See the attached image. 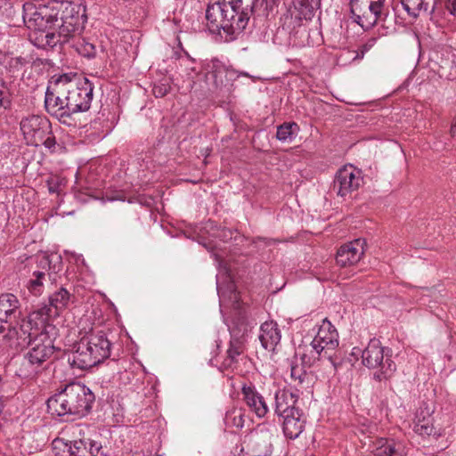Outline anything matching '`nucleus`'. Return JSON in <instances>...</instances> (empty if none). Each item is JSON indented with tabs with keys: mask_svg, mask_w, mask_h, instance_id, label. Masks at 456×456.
I'll return each instance as SVG.
<instances>
[{
	"mask_svg": "<svg viewBox=\"0 0 456 456\" xmlns=\"http://www.w3.org/2000/svg\"><path fill=\"white\" fill-rule=\"evenodd\" d=\"M20 304L18 297L11 293L0 296V324L19 320Z\"/></svg>",
	"mask_w": 456,
	"mask_h": 456,
	"instance_id": "nucleus-24",
	"label": "nucleus"
},
{
	"mask_svg": "<svg viewBox=\"0 0 456 456\" xmlns=\"http://www.w3.org/2000/svg\"><path fill=\"white\" fill-rule=\"evenodd\" d=\"M375 456H405L407 454L403 442L394 438L379 437L372 444Z\"/></svg>",
	"mask_w": 456,
	"mask_h": 456,
	"instance_id": "nucleus-23",
	"label": "nucleus"
},
{
	"mask_svg": "<svg viewBox=\"0 0 456 456\" xmlns=\"http://www.w3.org/2000/svg\"><path fill=\"white\" fill-rule=\"evenodd\" d=\"M446 10L456 18V0H444Z\"/></svg>",
	"mask_w": 456,
	"mask_h": 456,
	"instance_id": "nucleus-37",
	"label": "nucleus"
},
{
	"mask_svg": "<svg viewBox=\"0 0 456 456\" xmlns=\"http://www.w3.org/2000/svg\"><path fill=\"white\" fill-rule=\"evenodd\" d=\"M281 338V330L275 322H265L261 325L259 339L265 349L273 351Z\"/></svg>",
	"mask_w": 456,
	"mask_h": 456,
	"instance_id": "nucleus-26",
	"label": "nucleus"
},
{
	"mask_svg": "<svg viewBox=\"0 0 456 456\" xmlns=\"http://www.w3.org/2000/svg\"><path fill=\"white\" fill-rule=\"evenodd\" d=\"M170 90V86L167 83H158L155 84L152 88V93L155 97L161 98L166 96Z\"/></svg>",
	"mask_w": 456,
	"mask_h": 456,
	"instance_id": "nucleus-35",
	"label": "nucleus"
},
{
	"mask_svg": "<svg viewBox=\"0 0 456 456\" xmlns=\"http://www.w3.org/2000/svg\"><path fill=\"white\" fill-rule=\"evenodd\" d=\"M290 378L297 391L309 387L313 380L311 373L306 372L303 366L294 363L290 365Z\"/></svg>",
	"mask_w": 456,
	"mask_h": 456,
	"instance_id": "nucleus-28",
	"label": "nucleus"
},
{
	"mask_svg": "<svg viewBox=\"0 0 456 456\" xmlns=\"http://www.w3.org/2000/svg\"><path fill=\"white\" fill-rule=\"evenodd\" d=\"M242 400L258 418H263L268 412L265 398L252 385L244 384L241 387Z\"/></svg>",
	"mask_w": 456,
	"mask_h": 456,
	"instance_id": "nucleus-21",
	"label": "nucleus"
},
{
	"mask_svg": "<svg viewBox=\"0 0 456 456\" xmlns=\"http://www.w3.org/2000/svg\"><path fill=\"white\" fill-rule=\"evenodd\" d=\"M365 240L356 239L342 245L337 251L336 262L341 267L356 265L364 255Z\"/></svg>",
	"mask_w": 456,
	"mask_h": 456,
	"instance_id": "nucleus-19",
	"label": "nucleus"
},
{
	"mask_svg": "<svg viewBox=\"0 0 456 456\" xmlns=\"http://www.w3.org/2000/svg\"><path fill=\"white\" fill-rule=\"evenodd\" d=\"M29 345L30 348L25 354L23 366L28 376H34L46 368V362L53 354L55 347L48 334L32 338Z\"/></svg>",
	"mask_w": 456,
	"mask_h": 456,
	"instance_id": "nucleus-10",
	"label": "nucleus"
},
{
	"mask_svg": "<svg viewBox=\"0 0 456 456\" xmlns=\"http://www.w3.org/2000/svg\"><path fill=\"white\" fill-rule=\"evenodd\" d=\"M111 342L102 330L91 329L80 338L76 350L69 357L73 368L86 370L110 356Z\"/></svg>",
	"mask_w": 456,
	"mask_h": 456,
	"instance_id": "nucleus-4",
	"label": "nucleus"
},
{
	"mask_svg": "<svg viewBox=\"0 0 456 456\" xmlns=\"http://www.w3.org/2000/svg\"><path fill=\"white\" fill-rule=\"evenodd\" d=\"M72 434L73 435H76V434H78V435H81L82 432H83V428L81 426H75L72 428Z\"/></svg>",
	"mask_w": 456,
	"mask_h": 456,
	"instance_id": "nucleus-39",
	"label": "nucleus"
},
{
	"mask_svg": "<svg viewBox=\"0 0 456 456\" xmlns=\"http://www.w3.org/2000/svg\"><path fill=\"white\" fill-rule=\"evenodd\" d=\"M298 130L297 123H284L277 127L276 138L281 142H291Z\"/></svg>",
	"mask_w": 456,
	"mask_h": 456,
	"instance_id": "nucleus-32",
	"label": "nucleus"
},
{
	"mask_svg": "<svg viewBox=\"0 0 456 456\" xmlns=\"http://www.w3.org/2000/svg\"><path fill=\"white\" fill-rule=\"evenodd\" d=\"M377 43L376 37H370L369 38L359 49V52L357 53L354 59H362L364 54L369 52Z\"/></svg>",
	"mask_w": 456,
	"mask_h": 456,
	"instance_id": "nucleus-36",
	"label": "nucleus"
},
{
	"mask_svg": "<svg viewBox=\"0 0 456 456\" xmlns=\"http://www.w3.org/2000/svg\"><path fill=\"white\" fill-rule=\"evenodd\" d=\"M52 449L56 456H103L99 443L84 437L74 440L56 437Z\"/></svg>",
	"mask_w": 456,
	"mask_h": 456,
	"instance_id": "nucleus-12",
	"label": "nucleus"
},
{
	"mask_svg": "<svg viewBox=\"0 0 456 456\" xmlns=\"http://www.w3.org/2000/svg\"><path fill=\"white\" fill-rule=\"evenodd\" d=\"M387 0H370L367 9L362 11L357 3H353L351 12L357 22L363 29L368 30L376 24L384 22L389 13L386 6Z\"/></svg>",
	"mask_w": 456,
	"mask_h": 456,
	"instance_id": "nucleus-14",
	"label": "nucleus"
},
{
	"mask_svg": "<svg viewBox=\"0 0 456 456\" xmlns=\"http://www.w3.org/2000/svg\"><path fill=\"white\" fill-rule=\"evenodd\" d=\"M313 17H305L303 10H289V13L284 17V26L289 30L290 39L293 45L303 46L308 40V28L306 22Z\"/></svg>",
	"mask_w": 456,
	"mask_h": 456,
	"instance_id": "nucleus-18",
	"label": "nucleus"
},
{
	"mask_svg": "<svg viewBox=\"0 0 456 456\" xmlns=\"http://www.w3.org/2000/svg\"><path fill=\"white\" fill-rule=\"evenodd\" d=\"M95 396L91 389L81 382L65 385L47 400V409L52 415L83 417L89 412Z\"/></svg>",
	"mask_w": 456,
	"mask_h": 456,
	"instance_id": "nucleus-3",
	"label": "nucleus"
},
{
	"mask_svg": "<svg viewBox=\"0 0 456 456\" xmlns=\"http://www.w3.org/2000/svg\"><path fill=\"white\" fill-rule=\"evenodd\" d=\"M51 314V307L47 305L41 306L32 311L27 318L20 319L24 327L28 330L32 338L47 334L45 332V325Z\"/></svg>",
	"mask_w": 456,
	"mask_h": 456,
	"instance_id": "nucleus-20",
	"label": "nucleus"
},
{
	"mask_svg": "<svg viewBox=\"0 0 456 456\" xmlns=\"http://www.w3.org/2000/svg\"><path fill=\"white\" fill-rule=\"evenodd\" d=\"M281 417L283 419L282 428L285 436L289 439L297 438L305 428L301 411L298 409L292 414L289 413Z\"/></svg>",
	"mask_w": 456,
	"mask_h": 456,
	"instance_id": "nucleus-27",
	"label": "nucleus"
},
{
	"mask_svg": "<svg viewBox=\"0 0 456 456\" xmlns=\"http://www.w3.org/2000/svg\"><path fill=\"white\" fill-rule=\"evenodd\" d=\"M245 423V410L241 407H232L224 416V424L228 428H242Z\"/></svg>",
	"mask_w": 456,
	"mask_h": 456,
	"instance_id": "nucleus-30",
	"label": "nucleus"
},
{
	"mask_svg": "<svg viewBox=\"0 0 456 456\" xmlns=\"http://www.w3.org/2000/svg\"><path fill=\"white\" fill-rule=\"evenodd\" d=\"M49 191L51 192H55L56 191V190L51 184L49 185Z\"/></svg>",
	"mask_w": 456,
	"mask_h": 456,
	"instance_id": "nucleus-41",
	"label": "nucleus"
},
{
	"mask_svg": "<svg viewBox=\"0 0 456 456\" xmlns=\"http://www.w3.org/2000/svg\"><path fill=\"white\" fill-rule=\"evenodd\" d=\"M322 0H295L294 9L303 10L305 17H313L314 11L321 7Z\"/></svg>",
	"mask_w": 456,
	"mask_h": 456,
	"instance_id": "nucleus-34",
	"label": "nucleus"
},
{
	"mask_svg": "<svg viewBox=\"0 0 456 456\" xmlns=\"http://www.w3.org/2000/svg\"><path fill=\"white\" fill-rule=\"evenodd\" d=\"M271 440L272 434L268 430L256 429L245 436L235 447L234 453L238 456H269L272 453Z\"/></svg>",
	"mask_w": 456,
	"mask_h": 456,
	"instance_id": "nucleus-13",
	"label": "nucleus"
},
{
	"mask_svg": "<svg viewBox=\"0 0 456 456\" xmlns=\"http://www.w3.org/2000/svg\"><path fill=\"white\" fill-rule=\"evenodd\" d=\"M253 14V4L243 0H223L208 6L207 26L213 33L226 35L233 40L246 28Z\"/></svg>",
	"mask_w": 456,
	"mask_h": 456,
	"instance_id": "nucleus-2",
	"label": "nucleus"
},
{
	"mask_svg": "<svg viewBox=\"0 0 456 456\" xmlns=\"http://www.w3.org/2000/svg\"><path fill=\"white\" fill-rule=\"evenodd\" d=\"M206 75L214 80L216 85L223 82V75L226 71L225 66L218 60H211L204 65Z\"/></svg>",
	"mask_w": 456,
	"mask_h": 456,
	"instance_id": "nucleus-31",
	"label": "nucleus"
},
{
	"mask_svg": "<svg viewBox=\"0 0 456 456\" xmlns=\"http://www.w3.org/2000/svg\"><path fill=\"white\" fill-rule=\"evenodd\" d=\"M67 99L62 74L54 75L49 81L45 92V107L51 116L64 124L71 118L70 111L67 109Z\"/></svg>",
	"mask_w": 456,
	"mask_h": 456,
	"instance_id": "nucleus-11",
	"label": "nucleus"
},
{
	"mask_svg": "<svg viewBox=\"0 0 456 456\" xmlns=\"http://www.w3.org/2000/svg\"><path fill=\"white\" fill-rule=\"evenodd\" d=\"M71 298L72 295L61 287L49 297L50 306L53 307L56 313L59 314L69 306Z\"/></svg>",
	"mask_w": 456,
	"mask_h": 456,
	"instance_id": "nucleus-29",
	"label": "nucleus"
},
{
	"mask_svg": "<svg viewBox=\"0 0 456 456\" xmlns=\"http://www.w3.org/2000/svg\"><path fill=\"white\" fill-rule=\"evenodd\" d=\"M28 330L20 320L0 324V344L10 350H22L31 342Z\"/></svg>",
	"mask_w": 456,
	"mask_h": 456,
	"instance_id": "nucleus-16",
	"label": "nucleus"
},
{
	"mask_svg": "<svg viewBox=\"0 0 456 456\" xmlns=\"http://www.w3.org/2000/svg\"><path fill=\"white\" fill-rule=\"evenodd\" d=\"M20 131L28 145H44L50 151H55L56 141L52 134L51 123L45 118L31 115L21 119Z\"/></svg>",
	"mask_w": 456,
	"mask_h": 456,
	"instance_id": "nucleus-9",
	"label": "nucleus"
},
{
	"mask_svg": "<svg viewBox=\"0 0 456 456\" xmlns=\"http://www.w3.org/2000/svg\"><path fill=\"white\" fill-rule=\"evenodd\" d=\"M362 183V171L353 165L339 168L334 179V190L338 195L346 197L357 191Z\"/></svg>",
	"mask_w": 456,
	"mask_h": 456,
	"instance_id": "nucleus-17",
	"label": "nucleus"
},
{
	"mask_svg": "<svg viewBox=\"0 0 456 456\" xmlns=\"http://www.w3.org/2000/svg\"><path fill=\"white\" fill-rule=\"evenodd\" d=\"M32 272L27 282V289L34 296H40L44 291V281L48 276L49 280L55 281L57 274L62 270V262L57 255H37L29 259Z\"/></svg>",
	"mask_w": 456,
	"mask_h": 456,
	"instance_id": "nucleus-7",
	"label": "nucleus"
},
{
	"mask_svg": "<svg viewBox=\"0 0 456 456\" xmlns=\"http://www.w3.org/2000/svg\"><path fill=\"white\" fill-rule=\"evenodd\" d=\"M86 20V7L69 0L49 1L24 18L28 28L34 30L29 37L37 47H54L72 41V47L79 55L93 59L96 56V45L86 38L76 37Z\"/></svg>",
	"mask_w": 456,
	"mask_h": 456,
	"instance_id": "nucleus-1",
	"label": "nucleus"
},
{
	"mask_svg": "<svg viewBox=\"0 0 456 456\" xmlns=\"http://www.w3.org/2000/svg\"><path fill=\"white\" fill-rule=\"evenodd\" d=\"M3 104V93L0 91V106Z\"/></svg>",
	"mask_w": 456,
	"mask_h": 456,
	"instance_id": "nucleus-40",
	"label": "nucleus"
},
{
	"mask_svg": "<svg viewBox=\"0 0 456 456\" xmlns=\"http://www.w3.org/2000/svg\"><path fill=\"white\" fill-rule=\"evenodd\" d=\"M450 134L452 136H454L456 134V117L454 118L451 128H450Z\"/></svg>",
	"mask_w": 456,
	"mask_h": 456,
	"instance_id": "nucleus-38",
	"label": "nucleus"
},
{
	"mask_svg": "<svg viewBox=\"0 0 456 456\" xmlns=\"http://www.w3.org/2000/svg\"><path fill=\"white\" fill-rule=\"evenodd\" d=\"M62 81L70 115L88 110L94 98L93 84L86 77L73 72L63 73Z\"/></svg>",
	"mask_w": 456,
	"mask_h": 456,
	"instance_id": "nucleus-6",
	"label": "nucleus"
},
{
	"mask_svg": "<svg viewBox=\"0 0 456 456\" xmlns=\"http://www.w3.org/2000/svg\"><path fill=\"white\" fill-rule=\"evenodd\" d=\"M299 395L288 389H280L275 393V413L278 416L285 414H292L297 410L296 404L297 403Z\"/></svg>",
	"mask_w": 456,
	"mask_h": 456,
	"instance_id": "nucleus-25",
	"label": "nucleus"
},
{
	"mask_svg": "<svg viewBox=\"0 0 456 456\" xmlns=\"http://www.w3.org/2000/svg\"><path fill=\"white\" fill-rule=\"evenodd\" d=\"M403 9L409 15L416 18L421 11H428V4L425 0H401Z\"/></svg>",
	"mask_w": 456,
	"mask_h": 456,
	"instance_id": "nucleus-33",
	"label": "nucleus"
},
{
	"mask_svg": "<svg viewBox=\"0 0 456 456\" xmlns=\"http://www.w3.org/2000/svg\"><path fill=\"white\" fill-rule=\"evenodd\" d=\"M360 353L362 364L369 369H376L373 374L376 380L386 381L393 377L396 365L391 356L385 353V347L381 346L379 340L371 339L362 352L359 348H354L353 354Z\"/></svg>",
	"mask_w": 456,
	"mask_h": 456,
	"instance_id": "nucleus-8",
	"label": "nucleus"
},
{
	"mask_svg": "<svg viewBox=\"0 0 456 456\" xmlns=\"http://www.w3.org/2000/svg\"><path fill=\"white\" fill-rule=\"evenodd\" d=\"M434 407L423 403L417 410L413 419V430L423 437L438 439L444 435V428L436 422Z\"/></svg>",
	"mask_w": 456,
	"mask_h": 456,
	"instance_id": "nucleus-15",
	"label": "nucleus"
},
{
	"mask_svg": "<svg viewBox=\"0 0 456 456\" xmlns=\"http://www.w3.org/2000/svg\"><path fill=\"white\" fill-rule=\"evenodd\" d=\"M245 352V345L242 338L232 337L229 342L226 354L219 366L221 371L237 369L238 364Z\"/></svg>",
	"mask_w": 456,
	"mask_h": 456,
	"instance_id": "nucleus-22",
	"label": "nucleus"
},
{
	"mask_svg": "<svg viewBox=\"0 0 456 456\" xmlns=\"http://www.w3.org/2000/svg\"><path fill=\"white\" fill-rule=\"evenodd\" d=\"M338 346V331L330 321L324 319L307 349L309 354L305 353L302 355V362L304 365L311 366L316 360L324 357L330 362L336 371L342 363V361L337 355Z\"/></svg>",
	"mask_w": 456,
	"mask_h": 456,
	"instance_id": "nucleus-5",
	"label": "nucleus"
}]
</instances>
